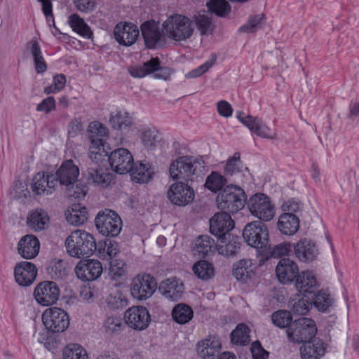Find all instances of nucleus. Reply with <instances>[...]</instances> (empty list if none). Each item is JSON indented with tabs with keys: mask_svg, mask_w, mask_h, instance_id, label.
I'll return each mask as SVG.
<instances>
[{
	"mask_svg": "<svg viewBox=\"0 0 359 359\" xmlns=\"http://www.w3.org/2000/svg\"><path fill=\"white\" fill-rule=\"evenodd\" d=\"M192 309L185 304H178L172 309V316L173 320L179 324H185L193 318Z\"/></svg>",
	"mask_w": 359,
	"mask_h": 359,
	"instance_id": "41",
	"label": "nucleus"
},
{
	"mask_svg": "<svg viewBox=\"0 0 359 359\" xmlns=\"http://www.w3.org/2000/svg\"><path fill=\"white\" fill-rule=\"evenodd\" d=\"M67 253L72 257H89L96 250V242L92 234L77 229L72 231L65 241Z\"/></svg>",
	"mask_w": 359,
	"mask_h": 359,
	"instance_id": "2",
	"label": "nucleus"
},
{
	"mask_svg": "<svg viewBox=\"0 0 359 359\" xmlns=\"http://www.w3.org/2000/svg\"><path fill=\"white\" fill-rule=\"evenodd\" d=\"M123 323L121 318L109 316L104 323V327L106 331L110 334L120 332L123 329Z\"/></svg>",
	"mask_w": 359,
	"mask_h": 359,
	"instance_id": "56",
	"label": "nucleus"
},
{
	"mask_svg": "<svg viewBox=\"0 0 359 359\" xmlns=\"http://www.w3.org/2000/svg\"><path fill=\"white\" fill-rule=\"evenodd\" d=\"M36 275V267L31 262H21L15 267V279L21 286L30 285L35 280Z\"/></svg>",
	"mask_w": 359,
	"mask_h": 359,
	"instance_id": "21",
	"label": "nucleus"
},
{
	"mask_svg": "<svg viewBox=\"0 0 359 359\" xmlns=\"http://www.w3.org/2000/svg\"><path fill=\"white\" fill-rule=\"evenodd\" d=\"M66 192L69 198H82L86 195L88 187L86 185L77 181L75 184L67 186L66 187Z\"/></svg>",
	"mask_w": 359,
	"mask_h": 359,
	"instance_id": "55",
	"label": "nucleus"
},
{
	"mask_svg": "<svg viewBox=\"0 0 359 359\" xmlns=\"http://www.w3.org/2000/svg\"><path fill=\"white\" fill-rule=\"evenodd\" d=\"M157 288L155 278L149 274H138L130 283L132 296L138 300H145L151 297Z\"/></svg>",
	"mask_w": 359,
	"mask_h": 359,
	"instance_id": "9",
	"label": "nucleus"
},
{
	"mask_svg": "<svg viewBox=\"0 0 359 359\" xmlns=\"http://www.w3.org/2000/svg\"><path fill=\"white\" fill-rule=\"evenodd\" d=\"M109 121L114 129H122L132 124V118L126 111H118L111 115Z\"/></svg>",
	"mask_w": 359,
	"mask_h": 359,
	"instance_id": "48",
	"label": "nucleus"
},
{
	"mask_svg": "<svg viewBox=\"0 0 359 359\" xmlns=\"http://www.w3.org/2000/svg\"><path fill=\"white\" fill-rule=\"evenodd\" d=\"M73 3L78 11L83 13L92 12L96 6L95 0H73Z\"/></svg>",
	"mask_w": 359,
	"mask_h": 359,
	"instance_id": "57",
	"label": "nucleus"
},
{
	"mask_svg": "<svg viewBox=\"0 0 359 359\" xmlns=\"http://www.w3.org/2000/svg\"><path fill=\"white\" fill-rule=\"evenodd\" d=\"M209 10L218 16L224 17L231 11V7L226 0H210L207 3Z\"/></svg>",
	"mask_w": 359,
	"mask_h": 359,
	"instance_id": "52",
	"label": "nucleus"
},
{
	"mask_svg": "<svg viewBox=\"0 0 359 359\" xmlns=\"http://www.w3.org/2000/svg\"><path fill=\"white\" fill-rule=\"evenodd\" d=\"M215 241L208 235L198 236L193 246L192 251L196 255L200 257L208 256L212 252V249L216 248Z\"/></svg>",
	"mask_w": 359,
	"mask_h": 359,
	"instance_id": "38",
	"label": "nucleus"
},
{
	"mask_svg": "<svg viewBox=\"0 0 359 359\" xmlns=\"http://www.w3.org/2000/svg\"><path fill=\"white\" fill-rule=\"evenodd\" d=\"M291 251V245L290 243H282L273 247L271 250V254L273 257H282L287 255Z\"/></svg>",
	"mask_w": 359,
	"mask_h": 359,
	"instance_id": "59",
	"label": "nucleus"
},
{
	"mask_svg": "<svg viewBox=\"0 0 359 359\" xmlns=\"http://www.w3.org/2000/svg\"><path fill=\"white\" fill-rule=\"evenodd\" d=\"M68 23L75 32L81 36L90 39L93 32L90 27L86 23L84 20L78 14H72L68 18Z\"/></svg>",
	"mask_w": 359,
	"mask_h": 359,
	"instance_id": "40",
	"label": "nucleus"
},
{
	"mask_svg": "<svg viewBox=\"0 0 359 359\" xmlns=\"http://www.w3.org/2000/svg\"><path fill=\"white\" fill-rule=\"evenodd\" d=\"M280 231L285 235H294L299 228V217L292 213H283L277 224Z\"/></svg>",
	"mask_w": 359,
	"mask_h": 359,
	"instance_id": "31",
	"label": "nucleus"
},
{
	"mask_svg": "<svg viewBox=\"0 0 359 359\" xmlns=\"http://www.w3.org/2000/svg\"><path fill=\"white\" fill-rule=\"evenodd\" d=\"M221 343L215 336H209L198 344V354L205 359L213 358L219 351Z\"/></svg>",
	"mask_w": 359,
	"mask_h": 359,
	"instance_id": "29",
	"label": "nucleus"
},
{
	"mask_svg": "<svg viewBox=\"0 0 359 359\" xmlns=\"http://www.w3.org/2000/svg\"><path fill=\"white\" fill-rule=\"evenodd\" d=\"M240 238L230 234L218 239L216 248L218 252L225 256H229L235 254L240 248Z\"/></svg>",
	"mask_w": 359,
	"mask_h": 359,
	"instance_id": "34",
	"label": "nucleus"
},
{
	"mask_svg": "<svg viewBox=\"0 0 359 359\" xmlns=\"http://www.w3.org/2000/svg\"><path fill=\"white\" fill-rule=\"evenodd\" d=\"M213 65L212 62L207 61L198 67L191 70L187 75V78H196L201 76L203 74L206 72L210 67Z\"/></svg>",
	"mask_w": 359,
	"mask_h": 359,
	"instance_id": "62",
	"label": "nucleus"
},
{
	"mask_svg": "<svg viewBox=\"0 0 359 359\" xmlns=\"http://www.w3.org/2000/svg\"><path fill=\"white\" fill-rule=\"evenodd\" d=\"M243 236L249 245L257 249L266 247L269 241L268 229L261 221L248 224L243 229Z\"/></svg>",
	"mask_w": 359,
	"mask_h": 359,
	"instance_id": "8",
	"label": "nucleus"
},
{
	"mask_svg": "<svg viewBox=\"0 0 359 359\" xmlns=\"http://www.w3.org/2000/svg\"><path fill=\"white\" fill-rule=\"evenodd\" d=\"M217 108L218 113L224 117H229L232 115L233 109L231 104L225 100L219 101L217 103Z\"/></svg>",
	"mask_w": 359,
	"mask_h": 359,
	"instance_id": "63",
	"label": "nucleus"
},
{
	"mask_svg": "<svg viewBox=\"0 0 359 359\" xmlns=\"http://www.w3.org/2000/svg\"><path fill=\"white\" fill-rule=\"evenodd\" d=\"M243 168V165L241 160V154L239 152H235L233 155L226 161L224 171L226 175H233L242 172Z\"/></svg>",
	"mask_w": 359,
	"mask_h": 359,
	"instance_id": "49",
	"label": "nucleus"
},
{
	"mask_svg": "<svg viewBox=\"0 0 359 359\" xmlns=\"http://www.w3.org/2000/svg\"><path fill=\"white\" fill-rule=\"evenodd\" d=\"M124 319L129 327L135 330H144L149 326L151 316L147 308L135 306L125 311Z\"/></svg>",
	"mask_w": 359,
	"mask_h": 359,
	"instance_id": "12",
	"label": "nucleus"
},
{
	"mask_svg": "<svg viewBox=\"0 0 359 359\" xmlns=\"http://www.w3.org/2000/svg\"><path fill=\"white\" fill-rule=\"evenodd\" d=\"M167 197L173 205L185 206L193 201L194 191L187 184L177 182L170 186L167 191Z\"/></svg>",
	"mask_w": 359,
	"mask_h": 359,
	"instance_id": "13",
	"label": "nucleus"
},
{
	"mask_svg": "<svg viewBox=\"0 0 359 359\" xmlns=\"http://www.w3.org/2000/svg\"><path fill=\"white\" fill-rule=\"evenodd\" d=\"M87 172L88 180L102 188L107 187L114 181V175L104 166L93 164L88 167Z\"/></svg>",
	"mask_w": 359,
	"mask_h": 359,
	"instance_id": "24",
	"label": "nucleus"
},
{
	"mask_svg": "<svg viewBox=\"0 0 359 359\" xmlns=\"http://www.w3.org/2000/svg\"><path fill=\"white\" fill-rule=\"evenodd\" d=\"M95 223L100 233L111 237L118 236L123 226L120 216L109 209L99 212L95 217Z\"/></svg>",
	"mask_w": 359,
	"mask_h": 359,
	"instance_id": "6",
	"label": "nucleus"
},
{
	"mask_svg": "<svg viewBox=\"0 0 359 359\" xmlns=\"http://www.w3.org/2000/svg\"><path fill=\"white\" fill-rule=\"evenodd\" d=\"M108 160L111 169L121 175L129 172L134 165L131 153L124 148H118L111 152Z\"/></svg>",
	"mask_w": 359,
	"mask_h": 359,
	"instance_id": "14",
	"label": "nucleus"
},
{
	"mask_svg": "<svg viewBox=\"0 0 359 359\" xmlns=\"http://www.w3.org/2000/svg\"><path fill=\"white\" fill-rule=\"evenodd\" d=\"M294 250L296 257L303 262H312L318 255L316 245L306 238L299 241L294 246Z\"/></svg>",
	"mask_w": 359,
	"mask_h": 359,
	"instance_id": "25",
	"label": "nucleus"
},
{
	"mask_svg": "<svg viewBox=\"0 0 359 359\" xmlns=\"http://www.w3.org/2000/svg\"><path fill=\"white\" fill-rule=\"evenodd\" d=\"M67 221L72 225L83 224L88 219V212L85 206L80 203H74L65 211Z\"/></svg>",
	"mask_w": 359,
	"mask_h": 359,
	"instance_id": "33",
	"label": "nucleus"
},
{
	"mask_svg": "<svg viewBox=\"0 0 359 359\" xmlns=\"http://www.w3.org/2000/svg\"><path fill=\"white\" fill-rule=\"evenodd\" d=\"M140 138L143 145L150 149L156 147L160 142L158 132L155 128H144L140 133Z\"/></svg>",
	"mask_w": 359,
	"mask_h": 359,
	"instance_id": "44",
	"label": "nucleus"
},
{
	"mask_svg": "<svg viewBox=\"0 0 359 359\" xmlns=\"http://www.w3.org/2000/svg\"><path fill=\"white\" fill-rule=\"evenodd\" d=\"M251 352L253 359H266L269 356V353L262 348L258 341L252 344Z\"/></svg>",
	"mask_w": 359,
	"mask_h": 359,
	"instance_id": "60",
	"label": "nucleus"
},
{
	"mask_svg": "<svg viewBox=\"0 0 359 359\" xmlns=\"http://www.w3.org/2000/svg\"><path fill=\"white\" fill-rule=\"evenodd\" d=\"M40 243L34 235H26L21 238L18 244L19 255L26 259L34 258L39 252Z\"/></svg>",
	"mask_w": 359,
	"mask_h": 359,
	"instance_id": "22",
	"label": "nucleus"
},
{
	"mask_svg": "<svg viewBox=\"0 0 359 359\" xmlns=\"http://www.w3.org/2000/svg\"><path fill=\"white\" fill-rule=\"evenodd\" d=\"M158 290L165 298L172 301H177L182 295L184 285L179 280L167 279L161 282Z\"/></svg>",
	"mask_w": 359,
	"mask_h": 359,
	"instance_id": "27",
	"label": "nucleus"
},
{
	"mask_svg": "<svg viewBox=\"0 0 359 359\" xmlns=\"http://www.w3.org/2000/svg\"><path fill=\"white\" fill-rule=\"evenodd\" d=\"M57 186V180L54 174L40 172L36 173L32 179V188L37 194L49 195L53 193Z\"/></svg>",
	"mask_w": 359,
	"mask_h": 359,
	"instance_id": "18",
	"label": "nucleus"
},
{
	"mask_svg": "<svg viewBox=\"0 0 359 359\" xmlns=\"http://www.w3.org/2000/svg\"><path fill=\"white\" fill-rule=\"evenodd\" d=\"M50 218L47 212L42 209L32 211L27 219V226L36 232L46 229L48 226Z\"/></svg>",
	"mask_w": 359,
	"mask_h": 359,
	"instance_id": "30",
	"label": "nucleus"
},
{
	"mask_svg": "<svg viewBox=\"0 0 359 359\" xmlns=\"http://www.w3.org/2000/svg\"><path fill=\"white\" fill-rule=\"evenodd\" d=\"M226 183L225 177L217 172H212L205 180V187L212 192H217L222 189Z\"/></svg>",
	"mask_w": 359,
	"mask_h": 359,
	"instance_id": "51",
	"label": "nucleus"
},
{
	"mask_svg": "<svg viewBox=\"0 0 359 359\" xmlns=\"http://www.w3.org/2000/svg\"><path fill=\"white\" fill-rule=\"evenodd\" d=\"M63 359H88L87 351L78 344H69L62 351Z\"/></svg>",
	"mask_w": 359,
	"mask_h": 359,
	"instance_id": "45",
	"label": "nucleus"
},
{
	"mask_svg": "<svg viewBox=\"0 0 359 359\" xmlns=\"http://www.w3.org/2000/svg\"><path fill=\"white\" fill-rule=\"evenodd\" d=\"M42 321L46 328L52 332H62L69 325L67 313L58 307L47 309L42 315Z\"/></svg>",
	"mask_w": 359,
	"mask_h": 359,
	"instance_id": "10",
	"label": "nucleus"
},
{
	"mask_svg": "<svg viewBox=\"0 0 359 359\" xmlns=\"http://www.w3.org/2000/svg\"><path fill=\"white\" fill-rule=\"evenodd\" d=\"M233 228L234 222L226 212L217 213L210 219V231L218 239L230 235Z\"/></svg>",
	"mask_w": 359,
	"mask_h": 359,
	"instance_id": "16",
	"label": "nucleus"
},
{
	"mask_svg": "<svg viewBox=\"0 0 359 359\" xmlns=\"http://www.w3.org/2000/svg\"><path fill=\"white\" fill-rule=\"evenodd\" d=\"M265 20L264 14H258L250 16L247 22L241 26L238 31L243 33H252L261 28L263 22Z\"/></svg>",
	"mask_w": 359,
	"mask_h": 359,
	"instance_id": "50",
	"label": "nucleus"
},
{
	"mask_svg": "<svg viewBox=\"0 0 359 359\" xmlns=\"http://www.w3.org/2000/svg\"><path fill=\"white\" fill-rule=\"evenodd\" d=\"M299 273L297 264L289 258H282L276 267L278 280L283 284L294 281Z\"/></svg>",
	"mask_w": 359,
	"mask_h": 359,
	"instance_id": "20",
	"label": "nucleus"
},
{
	"mask_svg": "<svg viewBox=\"0 0 359 359\" xmlns=\"http://www.w3.org/2000/svg\"><path fill=\"white\" fill-rule=\"evenodd\" d=\"M116 41L123 46H130L135 43L139 35L138 27L131 22H119L114 29Z\"/></svg>",
	"mask_w": 359,
	"mask_h": 359,
	"instance_id": "17",
	"label": "nucleus"
},
{
	"mask_svg": "<svg viewBox=\"0 0 359 359\" xmlns=\"http://www.w3.org/2000/svg\"><path fill=\"white\" fill-rule=\"evenodd\" d=\"M141 31L146 46L148 48H156L162 37L158 25L154 21H147L142 25Z\"/></svg>",
	"mask_w": 359,
	"mask_h": 359,
	"instance_id": "26",
	"label": "nucleus"
},
{
	"mask_svg": "<svg viewBox=\"0 0 359 359\" xmlns=\"http://www.w3.org/2000/svg\"><path fill=\"white\" fill-rule=\"evenodd\" d=\"M162 26L168 38L175 41L190 39L195 29L194 22L188 17L180 14L169 16Z\"/></svg>",
	"mask_w": 359,
	"mask_h": 359,
	"instance_id": "3",
	"label": "nucleus"
},
{
	"mask_svg": "<svg viewBox=\"0 0 359 359\" xmlns=\"http://www.w3.org/2000/svg\"><path fill=\"white\" fill-rule=\"evenodd\" d=\"M205 171V163L201 158L182 156L174 161L170 165V175L173 180L186 182L198 180Z\"/></svg>",
	"mask_w": 359,
	"mask_h": 359,
	"instance_id": "1",
	"label": "nucleus"
},
{
	"mask_svg": "<svg viewBox=\"0 0 359 359\" xmlns=\"http://www.w3.org/2000/svg\"><path fill=\"white\" fill-rule=\"evenodd\" d=\"M325 348L321 340L313 339L311 342L307 341L300 348L302 359H319L325 354Z\"/></svg>",
	"mask_w": 359,
	"mask_h": 359,
	"instance_id": "28",
	"label": "nucleus"
},
{
	"mask_svg": "<svg viewBox=\"0 0 359 359\" xmlns=\"http://www.w3.org/2000/svg\"><path fill=\"white\" fill-rule=\"evenodd\" d=\"M60 290L53 281H43L36 285L34 297L36 302L43 306L55 304L59 299Z\"/></svg>",
	"mask_w": 359,
	"mask_h": 359,
	"instance_id": "11",
	"label": "nucleus"
},
{
	"mask_svg": "<svg viewBox=\"0 0 359 359\" xmlns=\"http://www.w3.org/2000/svg\"><path fill=\"white\" fill-rule=\"evenodd\" d=\"M332 304L330 294L323 290L319 291L313 299V304L321 311H326Z\"/></svg>",
	"mask_w": 359,
	"mask_h": 359,
	"instance_id": "54",
	"label": "nucleus"
},
{
	"mask_svg": "<svg viewBox=\"0 0 359 359\" xmlns=\"http://www.w3.org/2000/svg\"><path fill=\"white\" fill-rule=\"evenodd\" d=\"M247 205L250 213L259 220L268 222L275 215L274 205L270 198L264 194L257 193L252 195Z\"/></svg>",
	"mask_w": 359,
	"mask_h": 359,
	"instance_id": "7",
	"label": "nucleus"
},
{
	"mask_svg": "<svg viewBox=\"0 0 359 359\" xmlns=\"http://www.w3.org/2000/svg\"><path fill=\"white\" fill-rule=\"evenodd\" d=\"M54 109H55V100L53 97H48L43 99L36 107V110L38 111H44L46 114L50 113Z\"/></svg>",
	"mask_w": 359,
	"mask_h": 359,
	"instance_id": "61",
	"label": "nucleus"
},
{
	"mask_svg": "<svg viewBox=\"0 0 359 359\" xmlns=\"http://www.w3.org/2000/svg\"><path fill=\"white\" fill-rule=\"evenodd\" d=\"M195 24L201 35H209L214 29L210 13H202L194 17Z\"/></svg>",
	"mask_w": 359,
	"mask_h": 359,
	"instance_id": "43",
	"label": "nucleus"
},
{
	"mask_svg": "<svg viewBox=\"0 0 359 359\" xmlns=\"http://www.w3.org/2000/svg\"><path fill=\"white\" fill-rule=\"evenodd\" d=\"M133 181L137 183H146L151 178L154 170L149 163L141 162L134 163L132 170L129 172Z\"/></svg>",
	"mask_w": 359,
	"mask_h": 359,
	"instance_id": "35",
	"label": "nucleus"
},
{
	"mask_svg": "<svg viewBox=\"0 0 359 359\" xmlns=\"http://www.w3.org/2000/svg\"><path fill=\"white\" fill-rule=\"evenodd\" d=\"M245 194L242 188L233 184L226 186L216 198L219 209L228 213H236L245 206Z\"/></svg>",
	"mask_w": 359,
	"mask_h": 359,
	"instance_id": "4",
	"label": "nucleus"
},
{
	"mask_svg": "<svg viewBox=\"0 0 359 359\" xmlns=\"http://www.w3.org/2000/svg\"><path fill=\"white\" fill-rule=\"evenodd\" d=\"M247 128L257 136L269 140H273L276 137V133L269 128L264 121L258 117H253L252 121L246 122Z\"/></svg>",
	"mask_w": 359,
	"mask_h": 359,
	"instance_id": "36",
	"label": "nucleus"
},
{
	"mask_svg": "<svg viewBox=\"0 0 359 359\" xmlns=\"http://www.w3.org/2000/svg\"><path fill=\"white\" fill-rule=\"evenodd\" d=\"M255 266L251 259H241L234 264L233 276L240 281L245 282L255 275Z\"/></svg>",
	"mask_w": 359,
	"mask_h": 359,
	"instance_id": "32",
	"label": "nucleus"
},
{
	"mask_svg": "<svg viewBox=\"0 0 359 359\" xmlns=\"http://www.w3.org/2000/svg\"><path fill=\"white\" fill-rule=\"evenodd\" d=\"M250 329L241 323L237 325L231 334V339L233 344L245 345L250 341Z\"/></svg>",
	"mask_w": 359,
	"mask_h": 359,
	"instance_id": "46",
	"label": "nucleus"
},
{
	"mask_svg": "<svg viewBox=\"0 0 359 359\" xmlns=\"http://www.w3.org/2000/svg\"><path fill=\"white\" fill-rule=\"evenodd\" d=\"M295 280L296 288L302 293H311L316 286V278L311 271H304L298 273Z\"/></svg>",
	"mask_w": 359,
	"mask_h": 359,
	"instance_id": "37",
	"label": "nucleus"
},
{
	"mask_svg": "<svg viewBox=\"0 0 359 359\" xmlns=\"http://www.w3.org/2000/svg\"><path fill=\"white\" fill-rule=\"evenodd\" d=\"M57 184L60 183L62 186L67 187L77 182L79 175V168L72 160L64 161L55 174Z\"/></svg>",
	"mask_w": 359,
	"mask_h": 359,
	"instance_id": "19",
	"label": "nucleus"
},
{
	"mask_svg": "<svg viewBox=\"0 0 359 359\" xmlns=\"http://www.w3.org/2000/svg\"><path fill=\"white\" fill-rule=\"evenodd\" d=\"M271 320L273 323L280 328L289 327L292 323L290 312L285 310H279L274 312L271 316Z\"/></svg>",
	"mask_w": 359,
	"mask_h": 359,
	"instance_id": "53",
	"label": "nucleus"
},
{
	"mask_svg": "<svg viewBox=\"0 0 359 359\" xmlns=\"http://www.w3.org/2000/svg\"><path fill=\"white\" fill-rule=\"evenodd\" d=\"M30 53L33 57L35 70L38 74H41L47 70V65L42 55L39 43L32 40L27 43Z\"/></svg>",
	"mask_w": 359,
	"mask_h": 359,
	"instance_id": "39",
	"label": "nucleus"
},
{
	"mask_svg": "<svg viewBox=\"0 0 359 359\" xmlns=\"http://www.w3.org/2000/svg\"><path fill=\"white\" fill-rule=\"evenodd\" d=\"M88 132L90 139L89 151H102L104 149V140L102 139L107 135V129L102 123L94 121L90 123Z\"/></svg>",
	"mask_w": 359,
	"mask_h": 359,
	"instance_id": "23",
	"label": "nucleus"
},
{
	"mask_svg": "<svg viewBox=\"0 0 359 359\" xmlns=\"http://www.w3.org/2000/svg\"><path fill=\"white\" fill-rule=\"evenodd\" d=\"M282 208L284 211H287V213L294 214L301 210V204L293 199L288 200L283 204Z\"/></svg>",
	"mask_w": 359,
	"mask_h": 359,
	"instance_id": "64",
	"label": "nucleus"
},
{
	"mask_svg": "<svg viewBox=\"0 0 359 359\" xmlns=\"http://www.w3.org/2000/svg\"><path fill=\"white\" fill-rule=\"evenodd\" d=\"M193 271L194 274L202 280H208L214 275L212 265L205 260L196 262L193 266Z\"/></svg>",
	"mask_w": 359,
	"mask_h": 359,
	"instance_id": "47",
	"label": "nucleus"
},
{
	"mask_svg": "<svg viewBox=\"0 0 359 359\" xmlns=\"http://www.w3.org/2000/svg\"><path fill=\"white\" fill-rule=\"evenodd\" d=\"M286 332L290 341L300 344L312 339L316 334L317 327L312 319L301 318L293 321Z\"/></svg>",
	"mask_w": 359,
	"mask_h": 359,
	"instance_id": "5",
	"label": "nucleus"
},
{
	"mask_svg": "<svg viewBox=\"0 0 359 359\" xmlns=\"http://www.w3.org/2000/svg\"><path fill=\"white\" fill-rule=\"evenodd\" d=\"M102 265L96 259L80 261L76 266V276L83 281H92L97 279L102 273Z\"/></svg>",
	"mask_w": 359,
	"mask_h": 359,
	"instance_id": "15",
	"label": "nucleus"
},
{
	"mask_svg": "<svg viewBox=\"0 0 359 359\" xmlns=\"http://www.w3.org/2000/svg\"><path fill=\"white\" fill-rule=\"evenodd\" d=\"M88 156L90 159L88 166H93V164L104 166V158L107 156V152L105 151H89Z\"/></svg>",
	"mask_w": 359,
	"mask_h": 359,
	"instance_id": "58",
	"label": "nucleus"
},
{
	"mask_svg": "<svg viewBox=\"0 0 359 359\" xmlns=\"http://www.w3.org/2000/svg\"><path fill=\"white\" fill-rule=\"evenodd\" d=\"M289 307L294 314L305 315L311 309V302L309 298L306 297L305 295L303 297L298 295L289 302Z\"/></svg>",
	"mask_w": 359,
	"mask_h": 359,
	"instance_id": "42",
	"label": "nucleus"
}]
</instances>
